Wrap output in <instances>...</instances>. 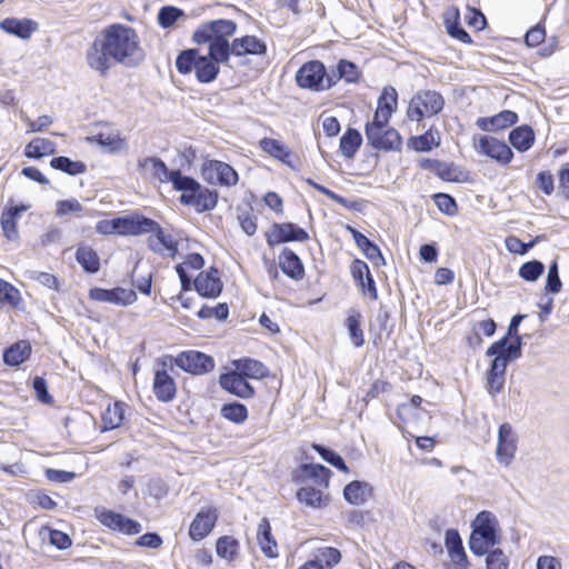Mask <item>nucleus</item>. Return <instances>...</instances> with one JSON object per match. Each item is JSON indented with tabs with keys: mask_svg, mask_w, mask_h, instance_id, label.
<instances>
[{
	"mask_svg": "<svg viewBox=\"0 0 569 569\" xmlns=\"http://www.w3.org/2000/svg\"><path fill=\"white\" fill-rule=\"evenodd\" d=\"M143 59L136 30L122 23L106 27L86 52L87 64L101 77H107L114 64L134 68Z\"/></svg>",
	"mask_w": 569,
	"mask_h": 569,
	"instance_id": "f257e3e1",
	"label": "nucleus"
},
{
	"mask_svg": "<svg viewBox=\"0 0 569 569\" xmlns=\"http://www.w3.org/2000/svg\"><path fill=\"white\" fill-rule=\"evenodd\" d=\"M172 188L181 192L179 202L183 206L193 207L198 213L211 211L218 203V191L203 187L190 176L177 174Z\"/></svg>",
	"mask_w": 569,
	"mask_h": 569,
	"instance_id": "f03ea898",
	"label": "nucleus"
},
{
	"mask_svg": "<svg viewBox=\"0 0 569 569\" xmlns=\"http://www.w3.org/2000/svg\"><path fill=\"white\" fill-rule=\"evenodd\" d=\"M445 107L443 97L436 90H419L411 98L407 116L411 121L420 122L425 117L440 113Z\"/></svg>",
	"mask_w": 569,
	"mask_h": 569,
	"instance_id": "7ed1b4c3",
	"label": "nucleus"
},
{
	"mask_svg": "<svg viewBox=\"0 0 569 569\" xmlns=\"http://www.w3.org/2000/svg\"><path fill=\"white\" fill-rule=\"evenodd\" d=\"M237 23L229 19H217L206 21L192 33V41L196 44H204L212 40H229L237 31Z\"/></svg>",
	"mask_w": 569,
	"mask_h": 569,
	"instance_id": "20e7f679",
	"label": "nucleus"
},
{
	"mask_svg": "<svg viewBox=\"0 0 569 569\" xmlns=\"http://www.w3.org/2000/svg\"><path fill=\"white\" fill-rule=\"evenodd\" d=\"M330 73L327 71L323 62L311 60L303 63L296 72V82L300 88L310 89L312 91H323L331 87H327V79Z\"/></svg>",
	"mask_w": 569,
	"mask_h": 569,
	"instance_id": "39448f33",
	"label": "nucleus"
},
{
	"mask_svg": "<svg viewBox=\"0 0 569 569\" xmlns=\"http://www.w3.org/2000/svg\"><path fill=\"white\" fill-rule=\"evenodd\" d=\"M94 517L108 529L127 536L138 535L142 531V526L139 521L104 507H96Z\"/></svg>",
	"mask_w": 569,
	"mask_h": 569,
	"instance_id": "423d86ee",
	"label": "nucleus"
},
{
	"mask_svg": "<svg viewBox=\"0 0 569 569\" xmlns=\"http://www.w3.org/2000/svg\"><path fill=\"white\" fill-rule=\"evenodd\" d=\"M174 365L184 372L201 376L211 372L214 369V359L198 350H187L180 352L174 358Z\"/></svg>",
	"mask_w": 569,
	"mask_h": 569,
	"instance_id": "0eeeda50",
	"label": "nucleus"
},
{
	"mask_svg": "<svg viewBox=\"0 0 569 569\" xmlns=\"http://www.w3.org/2000/svg\"><path fill=\"white\" fill-rule=\"evenodd\" d=\"M307 240H309V233L293 222H273L270 230L266 232V241L269 247Z\"/></svg>",
	"mask_w": 569,
	"mask_h": 569,
	"instance_id": "6e6552de",
	"label": "nucleus"
},
{
	"mask_svg": "<svg viewBox=\"0 0 569 569\" xmlns=\"http://www.w3.org/2000/svg\"><path fill=\"white\" fill-rule=\"evenodd\" d=\"M203 179L211 184L231 187L239 180L238 172L229 164L220 160H207L201 168Z\"/></svg>",
	"mask_w": 569,
	"mask_h": 569,
	"instance_id": "1a4fd4ad",
	"label": "nucleus"
},
{
	"mask_svg": "<svg viewBox=\"0 0 569 569\" xmlns=\"http://www.w3.org/2000/svg\"><path fill=\"white\" fill-rule=\"evenodd\" d=\"M365 134L368 146L378 151H398L402 144L401 134L389 126L381 129L370 128L365 131Z\"/></svg>",
	"mask_w": 569,
	"mask_h": 569,
	"instance_id": "9d476101",
	"label": "nucleus"
},
{
	"mask_svg": "<svg viewBox=\"0 0 569 569\" xmlns=\"http://www.w3.org/2000/svg\"><path fill=\"white\" fill-rule=\"evenodd\" d=\"M89 298L98 302L127 307L136 302L137 293L132 289L122 287L111 289L94 287L89 290Z\"/></svg>",
	"mask_w": 569,
	"mask_h": 569,
	"instance_id": "9b49d317",
	"label": "nucleus"
},
{
	"mask_svg": "<svg viewBox=\"0 0 569 569\" xmlns=\"http://www.w3.org/2000/svg\"><path fill=\"white\" fill-rule=\"evenodd\" d=\"M517 451V436L509 422L500 425L498 430V443L496 448V457L499 463L508 467Z\"/></svg>",
	"mask_w": 569,
	"mask_h": 569,
	"instance_id": "f8f14e48",
	"label": "nucleus"
},
{
	"mask_svg": "<svg viewBox=\"0 0 569 569\" xmlns=\"http://www.w3.org/2000/svg\"><path fill=\"white\" fill-rule=\"evenodd\" d=\"M193 287L202 298H218L223 289L219 270L216 267H210L207 271L200 272L193 280Z\"/></svg>",
	"mask_w": 569,
	"mask_h": 569,
	"instance_id": "ddd939ff",
	"label": "nucleus"
},
{
	"mask_svg": "<svg viewBox=\"0 0 569 569\" xmlns=\"http://www.w3.org/2000/svg\"><path fill=\"white\" fill-rule=\"evenodd\" d=\"M478 150L500 164H508L513 158L511 148L505 141L491 136L480 137Z\"/></svg>",
	"mask_w": 569,
	"mask_h": 569,
	"instance_id": "4468645a",
	"label": "nucleus"
},
{
	"mask_svg": "<svg viewBox=\"0 0 569 569\" xmlns=\"http://www.w3.org/2000/svg\"><path fill=\"white\" fill-rule=\"evenodd\" d=\"M471 535L478 536L482 541L489 545H498L500 536L497 529V519L490 511H480L473 523Z\"/></svg>",
	"mask_w": 569,
	"mask_h": 569,
	"instance_id": "2eb2a0df",
	"label": "nucleus"
},
{
	"mask_svg": "<svg viewBox=\"0 0 569 569\" xmlns=\"http://www.w3.org/2000/svg\"><path fill=\"white\" fill-rule=\"evenodd\" d=\"M219 385L227 392L241 399H249L254 396L252 385L237 371L220 375Z\"/></svg>",
	"mask_w": 569,
	"mask_h": 569,
	"instance_id": "dca6fc26",
	"label": "nucleus"
},
{
	"mask_svg": "<svg viewBox=\"0 0 569 569\" xmlns=\"http://www.w3.org/2000/svg\"><path fill=\"white\" fill-rule=\"evenodd\" d=\"M218 512L214 508L201 509L189 527V537L193 541L204 539L214 528Z\"/></svg>",
	"mask_w": 569,
	"mask_h": 569,
	"instance_id": "f3484780",
	"label": "nucleus"
},
{
	"mask_svg": "<svg viewBox=\"0 0 569 569\" xmlns=\"http://www.w3.org/2000/svg\"><path fill=\"white\" fill-rule=\"evenodd\" d=\"M331 475V470L321 463H302L293 473L292 480L302 483L310 479L318 486L328 487Z\"/></svg>",
	"mask_w": 569,
	"mask_h": 569,
	"instance_id": "a211bd4d",
	"label": "nucleus"
},
{
	"mask_svg": "<svg viewBox=\"0 0 569 569\" xmlns=\"http://www.w3.org/2000/svg\"><path fill=\"white\" fill-rule=\"evenodd\" d=\"M138 167L140 169L149 171L152 178L157 179L162 183L170 182L171 184H173L177 174L181 173L179 169H169L164 161L159 157H146L143 159H140L138 161Z\"/></svg>",
	"mask_w": 569,
	"mask_h": 569,
	"instance_id": "6ab92c4d",
	"label": "nucleus"
},
{
	"mask_svg": "<svg viewBox=\"0 0 569 569\" xmlns=\"http://www.w3.org/2000/svg\"><path fill=\"white\" fill-rule=\"evenodd\" d=\"M39 23L30 18H6L0 21V29L11 36L28 40L38 30Z\"/></svg>",
	"mask_w": 569,
	"mask_h": 569,
	"instance_id": "aec40b11",
	"label": "nucleus"
},
{
	"mask_svg": "<svg viewBox=\"0 0 569 569\" xmlns=\"http://www.w3.org/2000/svg\"><path fill=\"white\" fill-rule=\"evenodd\" d=\"M492 358L486 371V390L490 396L495 397L505 387V375L509 363L500 360V358Z\"/></svg>",
	"mask_w": 569,
	"mask_h": 569,
	"instance_id": "412c9836",
	"label": "nucleus"
},
{
	"mask_svg": "<svg viewBox=\"0 0 569 569\" xmlns=\"http://www.w3.org/2000/svg\"><path fill=\"white\" fill-rule=\"evenodd\" d=\"M162 366L166 367V363L162 362ZM152 388L157 399L162 402L173 400L177 393L176 381L164 368L154 372Z\"/></svg>",
	"mask_w": 569,
	"mask_h": 569,
	"instance_id": "4be33fe9",
	"label": "nucleus"
},
{
	"mask_svg": "<svg viewBox=\"0 0 569 569\" xmlns=\"http://www.w3.org/2000/svg\"><path fill=\"white\" fill-rule=\"evenodd\" d=\"M30 208V206L20 203V204H12L8 208H6L0 218L1 228L3 231V236L10 240H17L19 237L18 232V220L21 217V214L27 211Z\"/></svg>",
	"mask_w": 569,
	"mask_h": 569,
	"instance_id": "5701e85b",
	"label": "nucleus"
},
{
	"mask_svg": "<svg viewBox=\"0 0 569 569\" xmlns=\"http://www.w3.org/2000/svg\"><path fill=\"white\" fill-rule=\"evenodd\" d=\"M518 122V114L512 110H502L492 117H481L477 127L482 131L495 132L509 128Z\"/></svg>",
	"mask_w": 569,
	"mask_h": 569,
	"instance_id": "b1692460",
	"label": "nucleus"
},
{
	"mask_svg": "<svg viewBox=\"0 0 569 569\" xmlns=\"http://www.w3.org/2000/svg\"><path fill=\"white\" fill-rule=\"evenodd\" d=\"M151 233L152 234L147 240L148 248L151 251L160 254H162L163 251H168L171 257L176 256L178 252V242L171 234L166 233L158 222Z\"/></svg>",
	"mask_w": 569,
	"mask_h": 569,
	"instance_id": "393cba45",
	"label": "nucleus"
},
{
	"mask_svg": "<svg viewBox=\"0 0 569 569\" xmlns=\"http://www.w3.org/2000/svg\"><path fill=\"white\" fill-rule=\"evenodd\" d=\"M257 541L261 552L269 559H276L279 556L278 543L274 539L271 525L268 518L263 517L257 529Z\"/></svg>",
	"mask_w": 569,
	"mask_h": 569,
	"instance_id": "a878e982",
	"label": "nucleus"
},
{
	"mask_svg": "<svg viewBox=\"0 0 569 569\" xmlns=\"http://www.w3.org/2000/svg\"><path fill=\"white\" fill-rule=\"evenodd\" d=\"M279 267L287 277L293 280H301L305 276V267L300 257L289 248H283L280 252Z\"/></svg>",
	"mask_w": 569,
	"mask_h": 569,
	"instance_id": "bb28decb",
	"label": "nucleus"
},
{
	"mask_svg": "<svg viewBox=\"0 0 569 569\" xmlns=\"http://www.w3.org/2000/svg\"><path fill=\"white\" fill-rule=\"evenodd\" d=\"M361 72L358 66L347 59H340L336 71H332L327 79V87H333L340 79L348 83H357L360 80Z\"/></svg>",
	"mask_w": 569,
	"mask_h": 569,
	"instance_id": "cd10ccee",
	"label": "nucleus"
},
{
	"mask_svg": "<svg viewBox=\"0 0 569 569\" xmlns=\"http://www.w3.org/2000/svg\"><path fill=\"white\" fill-rule=\"evenodd\" d=\"M373 493V488L369 482L353 480L343 488V498L353 506L366 503Z\"/></svg>",
	"mask_w": 569,
	"mask_h": 569,
	"instance_id": "c85d7f7f",
	"label": "nucleus"
},
{
	"mask_svg": "<svg viewBox=\"0 0 569 569\" xmlns=\"http://www.w3.org/2000/svg\"><path fill=\"white\" fill-rule=\"evenodd\" d=\"M236 57L246 54L263 56L267 52V44L256 36H243L232 40Z\"/></svg>",
	"mask_w": 569,
	"mask_h": 569,
	"instance_id": "c756f323",
	"label": "nucleus"
},
{
	"mask_svg": "<svg viewBox=\"0 0 569 569\" xmlns=\"http://www.w3.org/2000/svg\"><path fill=\"white\" fill-rule=\"evenodd\" d=\"M234 371L239 372L247 380L262 379L268 376V368L259 360L252 358H240L232 361Z\"/></svg>",
	"mask_w": 569,
	"mask_h": 569,
	"instance_id": "7c9ffc66",
	"label": "nucleus"
},
{
	"mask_svg": "<svg viewBox=\"0 0 569 569\" xmlns=\"http://www.w3.org/2000/svg\"><path fill=\"white\" fill-rule=\"evenodd\" d=\"M30 356V342L27 340H20L3 350L2 359L7 366L17 367L28 360Z\"/></svg>",
	"mask_w": 569,
	"mask_h": 569,
	"instance_id": "2f4dec72",
	"label": "nucleus"
},
{
	"mask_svg": "<svg viewBox=\"0 0 569 569\" xmlns=\"http://www.w3.org/2000/svg\"><path fill=\"white\" fill-rule=\"evenodd\" d=\"M127 405L122 401L109 403L101 415L102 426L101 432L119 428L124 419V409Z\"/></svg>",
	"mask_w": 569,
	"mask_h": 569,
	"instance_id": "473e14b6",
	"label": "nucleus"
},
{
	"mask_svg": "<svg viewBox=\"0 0 569 569\" xmlns=\"http://www.w3.org/2000/svg\"><path fill=\"white\" fill-rule=\"evenodd\" d=\"M510 144L519 152L528 151L535 143V131L528 124H521L509 132Z\"/></svg>",
	"mask_w": 569,
	"mask_h": 569,
	"instance_id": "72a5a7b5",
	"label": "nucleus"
},
{
	"mask_svg": "<svg viewBox=\"0 0 569 569\" xmlns=\"http://www.w3.org/2000/svg\"><path fill=\"white\" fill-rule=\"evenodd\" d=\"M260 148L269 153L271 157L280 160L282 163L293 168L292 163V152L291 150L282 143L280 140L272 138H263L259 142Z\"/></svg>",
	"mask_w": 569,
	"mask_h": 569,
	"instance_id": "f704fd0d",
	"label": "nucleus"
},
{
	"mask_svg": "<svg viewBox=\"0 0 569 569\" xmlns=\"http://www.w3.org/2000/svg\"><path fill=\"white\" fill-rule=\"evenodd\" d=\"M296 498L300 503L312 509H320L328 503V498L322 491L311 486L299 488L296 492Z\"/></svg>",
	"mask_w": 569,
	"mask_h": 569,
	"instance_id": "c9c22d12",
	"label": "nucleus"
},
{
	"mask_svg": "<svg viewBox=\"0 0 569 569\" xmlns=\"http://www.w3.org/2000/svg\"><path fill=\"white\" fill-rule=\"evenodd\" d=\"M57 144L46 138H34L24 148V156L29 159H41L56 153Z\"/></svg>",
	"mask_w": 569,
	"mask_h": 569,
	"instance_id": "e433bc0d",
	"label": "nucleus"
},
{
	"mask_svg": "<svg viewBox=\"0 0 569 569\" xmlns=\"http://www.w3.org/2000/svg\"><path fill=\"white\" fill-rule=\"evenodd\" d=\"M194 76L200 83L213 82L220 72V67L207 56L200 54L198 58Z\"/></svg>",
	"mask_w": 569,
	"mask_h": 569,
	"instance_id": "4c0bfd02",
	"label": "nucleus"
},
{
	"mask_svg": "<svg viewBox=\"0 0 569 569\" xmlns=\"http://www.w3.org/2000/svg\"><path fill=\"white\" fill-rule=\"evenodd\" d=\"M208 47V58L212 59L218 66L221 63H227L230 59V56H234L233 43L229 40H212L207 42Z\"/></svg>",
	"mask_w": 569,
	"mask_h": 569,
	"instance_id": "58836bf2",
	"label": "nucleus"
},
{
	"mask_svg": "<svg viewBox=\"0 0 569 569\" xmlns=\"http://www.w3.org/2000/svg\"><path fill=\"white\" fill-rule=\"evenodd\" d=\"M362 144V136L359 130L348 128L340 138L339 148L342 156L352 159Z\"/></svg>",
	"mask_w": 569,
	"mask_h": 569,
	"instance_id": "ea45409f",
	"label": "nucleus"
},
{
	"mask_svg": "<svg viewBox=\"0 0 569 569\" xmlns=\"http://www.w3.org/2000/svg\"><path fill=\"white\" fill-rule=\"evenodd\" d=\"M361 320L362 315L358 310L351 309L345 322L350 341L356 348H360L365 345Z\"/></svg>",
	"mask_w": 569,
	"mask_h": 569,
	"instance_id": "a19ab883",
	"label": "nucleus"
},
{
	"mask_svg": "<svg viewBox=\"0 0 569 569\" xmlns=\"http://www.w3.org/2000/svg\"><path fill=\"white\" fill-rule=\"evenodd\" d=\"M512 343L511 338L503 336L499 340L491 343V346L487 349V357L500 358V360H505L510 363L517 359H519L518 355L512 353Z\"/></svg>",
	"mask_w": 569,
	"mask_h": 569,
	"instance_id": "79ce46f5",
	"label": "nucleus"
},
{
	"mask_svg": "<svg viewBox=\"0 0 569 569\" xmlns=\"http://www.w3.org/2000/svg\"><path fill=\"white\" fill-rule=\"evenodd\" d=\"M76 260L87 273H97L100 269V258L89 246H80L76 251Z\"/></svg>",
	"mask_w": 569,
	"mask_h": 569,
	"instance_id": "37998d69",
	"label": "nucleus"
},
{
	"mask_svg": "<svg viewBox=\"0 0 569 569\" xmlns=\"http://www.w3.org/2000/svg\"><path fill=\"white\" fill-rule=\"evenodd\" d=\"M50 166L52 169L69 176H78L87 171V164L83 161L72 160L66 156L53 157L50 161Z\"/></svg>",
	"mask_w": 569,
	"mask_h": 569,
	"instance_id": "c03bdc74",
	"label": "nucleus"
},
{
	"mask_svg": "<svg viewBox=\"0 0 569 569\" xmlns=\"http://www.w3.org/2000/svg\"><path fill=\"white\" fill-rule=\"evenodd\" d=\"M0 305L11 309H22L20 291L10 282L0 279Z\"/></svg>",
	"mask_w": 569,
	"mask_h": 569,
	"instance_id": "a18cd8bd",
	"label": "nucleus"
},
{
	"mask_svg": "<svg viewBox=\"0 0 569 569\" xmlns=\"http://www.w3.org/2000/svg\"><path fill=\"white\" fill-rule=\"evenodd\" d=\"M200 52L197 48L184 49L176 58V68L180 74H189L196 70Z\"/></svg>",
	"mask_w": 569,
	"mask_h": 569,
	"instance_id": "49530a36",
	"label": "nucleus"
},
{
	"mask_svg": "<svg viewBox=\"0 0 569 569\" xmlns=\"http://www.w3.org/2000/svg\"><path fill=\"white\" fill-rule=\"evenodd\" d=\"M220 415L233 423L241 425L248 419V408L239 401H231L221 406Z\"/></svg>",
	"mask_w": 569,
	"mask_h": 569,
	"instance_id": "de8ad7c7",
	"label": "nucleus"
},
{
	"mask_svg": "<svg viewBox=\"0 0 569 569\" xmlns=\"http://www.w3.org/2000/svg\"><path fill=\"white\" fill-rule=\"evenodd\" d=\"M239 541L232 536H222L216 542L217 555L227 560H233L239 553Z\"/></svg>",
	"mask_w": 569,
	"mask_h": 569,
	"instance_id": "09e8293b",
	"label": "nucleus"
},
{
	"mask_svg": "<svg viewBox=\"0 0 569 569\" xmlns=\"http://www.w3.org/2000/svg\"><path fill=\"white\" fill-rule=\"evenodd\" d=\"M313 449L318 452V455L328 463L333 466L340 471L348 472L349 468L345 462L343 458L336 452L333 449L326 447L323 445H313Z\"/></svg>",
	"mask_w": 569,
	"mask_h": 569,
	"instance_id": "8fccbe9b",
	"label": "nucleus"
},
{
	"mask_svg": "<svg viewBox=\"0 0 569 569\" xmlns=\"http://www.w3.org/2000/svg\"><path fill=\"white\" fill-rule=\"evenodd\" d=\"M183 16L184 11L182 9L173 6H163L158 11L157 20L160 27L168 29Z\"/></svg>",
	"mask_w": 569,
	"mask_h": 569,
	"instance_id": "3c124183",
	"label": "nucleus"
},
{
	"mask_svg": "<svg viewBox=\"0 0 569 569\" xmlns=\"http://www.w3.org/2000/svg\"><path fill=\"white\" fill-rule=\"evenodd\" d=\"M438 144L439 142H433V134L431 129L420 136L410 137L407 142V147L417 152H428L432 150L433 146Z\"/></svg>",
	"mask_w": 569,
	"mask_h": 569,
	"instance_id": "603ef678",
	"label": "nucleus"
},
{
	"mask_svg": "<svg viewBox=\"0 0 569 569\" xmlns=\"http://www.w3.org/2000/svg\"><path fill=\"white\" fill-rule=\"evenodd\" d=\"M545 271V264L539 260H530L519 268L518 274L528 282L537 281Z\"/></svg>",
	"mask_w": 569,
	"mask_h": 569,
	"instance_id": "864d4df0",
	"label": "nucleus"
},
{
	"mask_svg": "<svg viewBox=\"0 0 569 569\" xmlns=\"http://www.w3.org/2000/svg\"><path fill=\"white\" fill-rule=\"evenodd\" d=\"M157 221L140 213L131 214V236L151 233Z\"/></svg>",
	"mask_w": 569,
	"mask_h": 569,
	"instance_id": "5fc2aeb1",
	"label": "nucleus"
},
{
	"mask_svg": "<svg viewBox=\"0 0 569 569\" xmlns=\"http://www.w3.org/2000/svg\"><path fill=\"white\" fill-rule=\"evenodd\" d=\"M398 104V93L393 87H386L378 98L377 109L391 114L396 111Z\"/></svg>",
	"mask_w": 569,
	"mask_h": 569,
	"instance_id": "6e6d98bb",
	"label": "nucleus"
},
{
	"mask_svg": "<svg viewBox=\"0 0 569 569\" xmlns=\"http://www.w3.org/2000/svg\"><path fill=\"white\" fill-rule=\"evenodd\" d=\"M229 316V307L226 302H219L214 307H209L203 305L201 309L197 312V317L199 319H211L214 318L219 321L227 320Z\"/></svg>",
	"mask_w": 569,
	"mask_h": 569,
	"instance_id": "4d7b16f0",
	"label": "nucleus"
},
{
	"mask_svg": "<svg viewBox=\"0 0 569 569\" xmlns=\"http://www.w3.org/2000/svg\"><path fill=\"white\" fill-rule=\"evenodd\" d=\"M358 248L373 266L379 267L386 264V260L380 248L369 238H367Z\"/></svg>",
	"mask_w": 569,
	"mask_h": 569,
	"instance_id": "13d9d810",
	"label": "nucleus"
},
{
	"mask_svg": "<svg viewBox=\"0 0 569 569\" xmlns=\"http://www.w3.org/2000/svg\"><path fill=\"white\" fill-rule=\"evenodd\" d=\"M562 288V282L559 277V267L557 260H553L548 268L545 290L547 293H559Z\"/></svg>",
	"mask_w": 569,
	"mask_h": 569,
	"instance_id": "bf43d9fd",
	"label": "nucleus"
},
{
	"mask_svg": "<svg viewBox=\"0 0 569 569\" xmlns=\"http://www.w3.org/2000/svg\"><path fill=\"white\" fill-rule=\"evenodd\" d=\"M319 561L322 567L332 568L341 560V552L335 547H323L318 549V556L315 559Z\"/></svg>",
	"mask_w": 569,
	"mask_h": 569,
	"instance_id": "052dcab7",
	"label": "nucleus"
},
{
	"mask_svg": "<svg viewBox=\"0 0 569 569\" xmlns=\"http://www.w3.org/2000/svg\"><path fill=\"white\" fill-rule=\"evenodd\" d=\"M433 201L436 203V206L438 207V209L446 213L447 216H455L457 214L458 212V204H457V201L456 199L448 194V193H443V192H439V193H436L433 194Z\"/></svg>",
	"mask_w": 569,
	"mask_h": 569,
	"instance_id": "680f3d73",
	"label": "nucleus"
},
{
	"mask_svg": "<svg viewBox=\"0 0 569 569\" xmlns=\"http://www.w3.org/2000/svg\"><path fill=\"white\" fill-rule=\"evenodd\" d=\"M487 569H508L509 560L502 549H492L486 557Z\"/></svg>",
	"mask_w": 569,
	"mask_h": 569,
	"instance_id": "e2e57ef3",
	"label": "nucleus"
},
{
	"mask_svg": "<svg viewBox=\"0 0 569 569\" xmlns=\"http://www.w3.org/2000/svg\"><path fill=\"white\" fill-rule=\"evenodd\" d=\"M538 238L523 242L515 236L507 237L505 240L506 248L511 253L526 254L537 243Z\"/></svg>",
	"mask_w": 569,
	"mask_h": 569,
	"instance_id": "0e129e2a",
	"label": "nucleus"
},
{
	"mask_svg": "<svg viewBox=\"0 0 569 569\" xmlns=\"http://www.w3.org/2000/svg\"><path fill=\"white\" fill-rule=\"evenodd\" d=\"M32 388L36 392L37 399L44 405H52L53 397L48 391V385L44 378L34 377L32 380Z\"/></svg>",
	"mask_w": 569,
	"mask_h": 569,
	"instance_id": "69168bd1",
	"label": "nucleus"
},
{
	"mask_svg": "<svg viewBox=\"0 0 569 569\" xmlns=\"http://www.w3.org/2000/svg\"><path fill=\"white\" fill-rule=\"evenodd\" d=\"M466 22L469 27L475 28L477 31L485 29L487 19L481 10L475 7H467Z\"/></svg>",
	"mask_w": 569,
	"mask_h": 569,
	"instance_id": "338daca9",
	"label": "nucleus"
},
{
	"mask_svg": "<svg viewBox=\"0 0 569 569\" xmlns=\"http://www.w3.org/2000/svg\"><path fill=\"white\" fill-rule=\"evenodd\" d=\"M83 211V206L74 198L59 200L57 202L56 214L58 217H63L69 213H80Z\"/></svg>",
	"mask_w": 569,
	"mask_h": 569,
	"instance_id": "774afa93",
	"label": "nucleus"
}]
</instances>
